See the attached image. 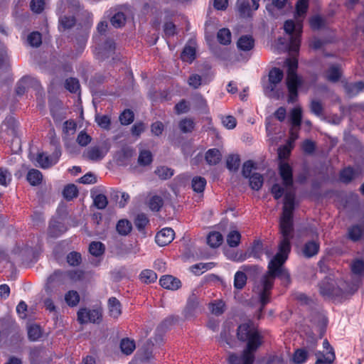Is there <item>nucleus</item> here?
Returning <instances> with one entry per match:
<instances>
[{"label":"nucleus","instance_id":"f257e3e1","mask_svg":"<svg viewBox=\"0 0 364 364\" xmlns=\"http://www.w3.org/2000/svg\"><path fill=\"white\" fill-rule=\"evenodd\" d=\"M279 172L284 187L279 183H274L271 188V193L276 200H279L284 196L282 216L280 220V232L282 235V239L279 245V252L268 264L267 272L254 287V291L258 296L262 305L259 314L262 313L264 306L269 301L271 290L275 278L278 277L287 283H289L290 280L289 274L284 268V264L291 251L290 240L292 238V218L295 193L292 188L293 174L291 167L287 163L281 162L279 166Z\"/></svg>","mask_w":364,"mask_h":364},{"label":"nucleus","instance_id":"f03ea898","mask_svg":"<svg viewBox=\"0 0 364 364\" xmlns=\"http://www.w3.org/2000/svg\"><path fill=\"white\" fill-rule=\"evenodd\" d=\"M237 337L240 341H247V348L241 355L230 354V364H253L254 352L262 345V336L251 323H242L237 328Z\"/></svg>","mask_w":364,"mask_h":364},{"label":"nucleus","instance_id":"7ed1b4c3","mask_svg":"<svg viewBox=\"0 0 364 364\" xmlns=\"http://www.w3.org/2000/svg\"><path fill=\"white\" fill-rule=\"evenodd\" d=\"M309 8V0H298L296 4L295 20H287L284 22V29L289 36L287 48L292 53H297L300 46V37L302 32L303 21Z\"/></svg>","mask_w":364,"mask_h":364},{"label":"nucleus","instance_id":"20e7f679","mask_svg":"<svg viewBox=\"0 0 364 364\" xmlns=\"http://www.w3.org/2000/svg\"><path fill=\"white\" fill-rule=\"evenodd\" d=\"M285 65L287 67L286 85L289 92L288 102L294 103L297 100L298 88L302 85L304 81L296 73L298 60L296 58H287Z\"/></svg>","mask_w":364,"mask_h":364},{"label":"nucleus","instance_id":"39448f33","mask_svg":"<svg viewBox=\"0 0 364 364\" xmlns=\"http://www.w3.org/2000/svg\"><path fill=\"white\" fill-rule=\"evenodd\" d=\"M284 77L283 71L277 68L270 70L268 75V82L263 87L266 95L269 97H275L279 95L277 88Z\"/></svg>","mask_w":364,"mask_h":364},{"label":"nucleus","instance_id":"423d86ee","mask_svg":"<svg viewBox=\"0 0 364 364\" xmlns=\"http://www.w3.org/2000/svg\"><path fill=\"white\" fill-rule=\"evenodd\" d=\"M320 294L325 298H338L343 295V289L335 286V282L331 278H326L319 284Z\"/></svg>","mask_w":364,"mask_h":364},{"label":"nucleus","instance_id":"0eeeda50","mask_svg":"<svg viewBox=\"0 0 364 364\" xmlns=\"http://www.w3.org/2000/svg\"><path fill=\"white\" fill-rule=\"evenodd\" d=\"M18 123L13 117H7L0 126V136L5 141H9V137L12 140L17 136Z\"/></svg>","mask_w":364,"mask_h":364},{"label":"nucleus","instance_id":"6e6552de","mask_svg":"<svg viewBox=\"0 0 364 364\" xmlns=\"http://www.w3.org/2000/svg\"><path fill=\"white\" fill-rule=\"evenodd\" d=\"M61 156V151L58 147H55L52 155L48 156L44 152L38 153L36 158L37 165L42 168H48L56 164Z\"/></svg>","mask_w":364,"mask_h":364},{"label":"nucleus","instance_id":"1a4fd4ad","mask_svg":"<svg viewBox=\"0 0 364 364\" xmlns=\"http://www.w3.org/2000/svg\"><path fill=\"white\" fill-rule=\"evenodd\" d=\"M102 318L101 313L97 309H80L77 312V321L80 323H97Z\"/></svg>","mask_w":364,"mask_h":364},{"label":"nucleus","instance_id":"9d476101","mask_svg":"<svg viewBox=\"0 0 364 364\" xmlns=\"http://www.w3.org/2000/svg\"><path fill=\"white\" fill-rule=\"evenodd\" d=\"M109 148L106 146H93L87 149L83 153V157L92 161H99L103 159Z\"/></svg>","mask_w":364,"mask_h":364},{"label":"nucleus","instance_id":"9b49d317","mask_svg":"<svg viewBox=\"0 0 364 364\" xmlns=\"http://www.w3.org/2000/svg\"><path fill=\"white\" fill-rule=\"evenodd\" d=\"M65 274L60 270H55L48 279L45 285V290L48 294L53 292V289L63 283Z\"/></svg>","mask_w":364,"mask_h":364},{"label":"nucleus","instance_id":"f8f14e48","mask_svg":"<svg viewBox=\"0 0 364 364\" xmlns=\"http://www.w3.org/2000/svg\"><path fill=\"white\" fill-rule=\"evenodd\" d=\"M174 235L173 229L165 228L156 234L155 240L159 246H166L173 241Z\"/></svg>","mask_w":364,"mask_h":364},{"label":"nucleus","instance_id":"ddd939ff","mask_svg":"<svg viewBox=\"0 0 364 364\" xmlns=\"http://www.w3.org/2000/svg\"><path fill=\"white\" fill-rule=\"evenodd\" d=\"M320 249V244L316 240L306 242L301 248V252L306 258H311L316 255Z\"/></svg>","mask_w":364,"mask_h":364},{"label":"nucleus","instance_id":"4468645a","mask_svg":"<svg viewBox=\"0 0 364 364\" xmlns=\"http://www.w3.org/2000/svg\"><path fill=\"white\" fill-rule=\"evenodd\" d=\"M159 283L162 287L172 290L177 289L181 286L180 280L171 275L163 276L160 279Z\"/></svg>","mask_w":364,"mask_h":364},{"label":"nucleus","instance_id":"2eb2a0df","mask_svg":"<svg viewBox=\"0 0 364 364\" xmlns=\"http://www.w3.org/2000/svg\"><path fill=\"white\" fill-rule=\"evenodd\" d=\"M316 360L315 364H332L336 358L334 350L326 352L324 354L321 351L315 353Z\"/></svg>","mask_w":364,"mask_h":364},{"label":"nucleus","instance_id":"dca6fc26","mask_svg":"<svg viewBox=\"0 0 364 364\" xmlns=\"http://www.w3.org/2000/svg\"><path fill=\"white\" fill-rule=\"evenodd\" d=\"M357 171L350 166L346 167L340 171L339 179L346 184L350 183L357 177Z\"/></svg>","mask_w":364,"mask_h":364},{"label":"nucleus","instance_id":"f3484780","mask_svg":"<svg viewBox=\"0 0 364 364\" xmlns=\"http://www.w3.org/2000/svg\"><path fill=\"white\" fill-rule=\"evenodd\" d=\"M108 309L109 316L117 318L122 314L121 304L115 297H111L108 300Z\"/></svg>","mask_w":364,"mask_h":364},{"label":"nucleus","instance_id":"a211bd4d","mask_svg":"<svg viewBox=\"0 0 364 364\" xmlns=\"http://www.w3.org/2000/svg\"><path fill=\"white\" fill-rule=\"evenodd\" d=\"M237 48L244 51H248L253 48L255 40L250 35L242 36L237 41Z\"/></svg>","mask_w":364,"mask_h":364},{"label":"nucleus","instance_id":"6ab92c4d","mask_svg":"<svg viewBox=\"0 0 364 364\" xmlns=\"http://www.w3.org/2000/svg\"><path fill=\"white\" fill-rule=\"evenodd\" d=\"M363 234L364 224L353 225L348 230V238L354 242L359 240Z\"/></svg>","mask_w":364,"mask_h":364},{"label":"nucleus","instance_id":"aec40b11","mask_svg":"<svg viewBox=\"0 0 364 364\" xmlns=\"http://www.w3.org/2000/svg\"><path fill=\"white\" fill-rule=\"evenodd\" d=\"M344 89L348 95L353 97L364 90V82L360 81L354 83H346Z\"/></svg>","mask_w":364,"mask_h":364},{"label":"nucleus","instance_id":"412c9836","mask_svg":"<svg viewBox=\"0 0 364 364\" xmlns=\"http://www.w3.org/2000/svg\"><path fill=\"white\" fill-rule=\"evenodd\" d=\"M205 160L209 165L218 164L221 159L222 154L217 149H210L205 153Z\"/></svg>","mask_w":364,"mask_h":364},{"label":"nucleus","instance_id":"4be33fe9","mask_svg":"<svg viewBox=\"0 0 364 364\" xmlns=\"http://www.w3.org/2000/svg\"><path fill=\"white\" fill-rule=\"evenodd\" d=\"M341 76V68L338 65H332L326 72V77L328 81L337 82Z\"/></svg>","mask_w":364,"mask_h":364},{"label":"nucleus","instance_id":"5701e85b","mask_svg":"<svg viewBox=\"0 0 364 364\" xmlns=\"http://www.w3.org/2000/svg\"><path fill=\"white\" fill-rule=\"evenodd\" d=\"M26 178L31 186H38L43 180V175L40 171L32 168L28 171Z\"/></svg>","mask_w":364,"mask_h":364},{"label":"nucleus","instance_id":"b1692460","mask_svg":"<svg viewBox=\"0 0 364 364\" xmlns=\"http://www.w3.org/2000/svg\"><path fill=\"white\" fill-rule=\"evenodd\" d=\"M249 178L250 186L252 189L259 191L264 183L263 176L258 173L252 174Z\"/></svg>","mask_w":364,"mask_h":364},{"label":"nucleus","instance_id":"393cba45","mask_svg":"<svg viewBox=\"0 0 364 364\" xmlns=\"http://www.w3.org/2000/svg\"><path fill=\"white\" fill-rule=\"evenodd\" d=\"M240 164V159L237 154L229 155L226 160V166L230 171H237Z\"/></svg>","mask_w":364,"mask_h":364},{"label":"nucleus","instance_id":"a878e982","mask_svg":"<svg viewBox=\"0 0 364 364\" xmlns=\"http://www.w3.org/2000/svg\"><path fill=\"white\" fill-rule=\"evenodd\" d=\"M223 242V236L219 232H212L207 237V242L211 247H219Z\"/></svg>","mask_w":364,"mask_h":364},{"label":"nucleus","instance_id":"bb28decb","mask_svg":"<svg viewBox=\"0 0 364 364\" xmlns=\"http://www.w3.org/2000/svg\"><path fill=\"white\" fill-rule=\"evenodd\" d=\"M302 110L301 107H294L290 115V122L293 127H300L301 123Z\"/></svg>","mask_w":364,"mask_h":364},{"label":"nucleus","instance_id":"cd10ccee","mask_svg":"<svg viewBox=\"0 0 364 364\" xmlns=\"http://www.w3.org/2000/svg\"><path fill=\"white\" fill-rule=\"evenodd\" d=\"M136 346L133 340L129 338H124L121 341L120 348L123 353L130 355L135 349Z\"/></svg>","mask_w":364,"mask_h":364},{"label":"nucleus","instance_id":"c85d7f7f","mask_svg":"<svg viewBox=\"0 0 364 364\" xmlns=\"http://www.w3.org/2000/svg\"><path fill=\"white\" fill-rule=\"evenodd\" d=\"M66 304L71 307L75 306L80 301V296L76 291L70 290L65 295Z\"/></svg>","mask_w":364,"mask_h":364},{"label":"nucleus","instance_id":"c756f323","mask_svg":"<svg viewBox=\"0 0 364 364\" xmlns=\"http://www.w3.org/2000/svg\"><path fill=\"white\" fill-rule=\"evenodd\" d=\"M196 57V50L193 47L190 46H186L183 52L181 53V58L182 60L192 63Z\"/></svg>","mask_w":364,"mask_h":364},{"label":"nucleus","instance_id":"7c9ffc66","mask_svg":"<svg viewBox=\"0 0 364 364\" xmlns=\"http://www.w3.org/2000/svg\"><path fill=\"white\" fill-rule=\"evenodd\" d=\"M178 127L183 133H189L193 130L195 123L191 118H184L179 122Z\"/></svg>","mask_w":364,"mask_h":364},{"label":"nucleus","instance_id":"2f4dec72","mask_svg":"<svg viewBox=\"0 0 364 364\" xmlns=\"http://www.w3.org/2000/svg\"><path fill=\"white\" fill-rule=\"evenodd\" d=\"M117 231L122 235H127L132 230V224L127 220H120L117 224Z\"/></svg>","mask_w":364,"mask_h":364},{"label":"nucleus","instance_id":"473e14b6","mask_svg":"<svg viewBox=\"0 0 364 364\" xmlns=\"http://www.w3.org/2000/svg\"><path fill=\"white\" fill-rule=\"evenodd\" d=\"M89 252L91 255L99 257L105 252V245L101 242H92L89 246Z\"/></svg>","mask_w":364,"mask_h":364},{"label":"nucleus","instance_id":"72a5a7b5","mask_svg":"<svg viewBox=\"0 0 364 364\" xmlns=\"http://www.w3.org/2000/svg\"><path fill=\"white\" fill-rule=\"evenodd\" d=\"M77 188L74 184H69L66 186L63 191L64 198L68 200H71L77 196Z\"/></svg>","mask_w":364,"mask_h":364},{"label":"nucleus","instance_id":"f704fd0d","mask_svg":"<svg viewBox=\"0 0 364 364\" xmlns=\"http://www.w3.org/2000/svg\"><path fill=\"white\" fill-rule=\"evenodd\" d=\"M140 279L142 282L150 284L156 280L157 275L153 270L145 269L141 272Z\"/></svg>","mask_w":364,"mask_h":364},{"label":"nucleus","instance_id":"c9c22d12","mask_svg":"<svg viewBox=\"0 0 364 364\" xmlns=\"http://www.w3.org/2000/svg\"><path fill=\"white\" fill-rule=\"evenodd\" d=\"M218 41L223 45H228L231 42V33L228 28H222L218 32Z\"/></svg>","mask_w":364,"mask_h":364},{"label":"nucleus","instance_id":"e433bc0d","mask_svg":"<svg viewBox=\"0 0 364 364\" xmlns=\"http://www.w3.org/2000/svg\"><path fill=\"white\" fill-rule=\"evenodd\" d=\"M206 185V180L200 176L195 177L192 180V188L195 192L201 193Z\"/></svg>","mask_w":364,"mask_h":364},{"label":"nucleus","instance_id":"4c0bfd02","mask_svg":"<svg viewBox=\"0 0 364 364\" xmlns=\"http://www.w3.org/2000/svg\"><path fill=\"white\" fill-rule=\"evenodd\" d=\"M247 283L246 274L240 271L235 273L234 277V287L237 289H242Z\"/></svg>","mask_w":364,"mask_h":364},{"label":"nucleus","instance_id":"58836bf2","mask_svg":"<svg viewBox=\"0 0 364 364\" xmlns=\"http://www.w3.org/2000/svg\"><path fill=\"white\" fill-rule=\"evenodd\" d=\"M308 358V353L304 348L297 349L293 355V361L296 364H303Z\"/></svg>","mask_w":364,"mask_h":364},{"label":"nucleus","instance_id":"ea45409f","mask_svg":"<svg viewBox=\"0 0 364 364\" xmlns=\"http://www.w3.org/2000/svg\"><path fill=\"white\" fill-rule=\"evenodd\" d=\"M214 266L213 262L198 263L191 267V271L197 275H200L205 271L210 269Z\"/></svg>","mask_w":364,"mask_h":364},{"label":"nucleus","instance_id":"a19ab883","mask_svg":"<svg viewBox=\"0 0 364 364\" xmlns=\"http://www.w3.org/2000/svg\"><path fill=\"white\" fill-rule=\"evenodd\" d=\"M153 158L151 151L142 150L140 151L138 157V163L141 166H147L152 162Z\"/></svg>","mask_w":364,"mask_h":364},{"label":"nucleus","instance_id":"79ce46f5","mask_svg":"<svg viewBox=\"0 0 364 364\" xmlns=\"http://www.w3.org/2000/svg\"><path fill=\"white\" fill-rule=\"evenodd\" d=\"M240 233L237 230H232L227 236V242L229 246L235 247L240 244Z\"/></svg>","mask_w":364,"mask_h":364},{"label":"nucleus","instance_id":"37998d69","mask_svg":"<svg viewBox=\"0 0 364 364\" xmlns=\"http://www.w3.org/2000/svg\"><path fill=\"white\" fill-rule=\"evenodd\" d=\"M75 23V18L73 16H62L59 18L60 29L64 30L70 28Z\"/></svg>","mask_w":364,"mask_h":364},{"label":"nucleus","instance_id":"c03bdc74","mask_svg":"<svg viewBox=\"0 0 364 364\" xmlns=\"http://www.w3.org/2000/svg\"><path fill=\"white\" fill-rule=\"evenodd\" d=\"M65 87L70 92L76 93L80 90V83L77 79L70 77L65 82Z\"/></svg>","mask_w":364,"mask_h":364},{"label":"nucleus","instance_id":"a18cd8bd","mask_svg":"<svg viewBox=\"0 0 364 364\" xmlns=\"http://www.w3.org/2000/svg\"><path fill=\"white\" fill-rule=\"evenodd\" d=\"M164 205V200L161 196H154L149 201V207L153 211H159Z\"/></svg>","mask_w":364,"mask_h":364},{"label":"nucleus","instance_id":"49530a36","mask_svg":"<svg viewBox=\"0 0 364 364\" xmlns=\"http://www.w3.org/2000/svg\"><path fill=\"white\" fill-rule=\"evenodd\" d=\"M28 43L32 47H38L42 43L41 34L38 31L31 33L27 38Z\"/></svg>","mask_w":364,"mask_h":364},{"label":"nucleus","instance_id":"de8ad7c7","mask_svg":"<svg viewBox=\"0 0 364 364\" xmlns=\"http://www.w3.org/2000/svg\"><path fill=\"white\" fill-rule=\"evenodd\" d=\"M28 338L32 341H37L41 336V328L37 325H32L28 328Z\"/></svg>","mask_w":364,"mask_h":364},{"label":"nucleus","instance_id":"09e8293b","mask_svg":"<svg viewBox=\"0 0 364 364\" xmlns=\"http://www.w3.org/2000/svg\"><path fill=\"white\" fill-rule=\"evenodd\" d=\"M155 173L161 179L166 180L173 175V171L166 166H161L156 168Z\"/></svg>","mask_w":364,"mask_h":364},{"label":"nucleus","instance_id":"8fccbe9b","mask_svg":"<svg viewBox=\"0 0 364 364\" xmlns=\"http://www.w3.org/2000/svg\"><path fill=\"white\" fill-rule=\"evenodd\" d=\"M311 28L314 30H318L325 26V19L320 16H314L309 20Z\"/></svg>","mask_w":364,"mask_h":364},{"label":"nucleus","instance_id":"3c124183","mask_svg":"<svg viewBox=\"0 0 364 364\" xmlns=\"http://www.w3.org/2000/svg\"><path fill=\"white\" fill-rule=\"evenodd\" d=\"M126 21L125 15L122 12H117L111 18V23L115 28H119L124 25Z\"/></svg>","mask_w":364,"mask_h":364},{"label":"nucleus","instance_id":"603ef678","mask_svg":"<svg viewBox=\"0 0 364 364\" xmlns=\"http://www.w3.org/2000/svg\"><path fill=\"white\" fill-rule=\"evenodd\" d=\"M115 48L114 43L112 40H107L105 42L102 47H100L98 53L102 55H107L108 53L112 52Z\"/></svg>","mask_w":364,"mask_h":364},{"label":"nucleus","instance_id":"864d4df0","mask_svg":"<svg viewBox=\"0 0 364 364\" xmlns=\"http://www.w3.org/2000/svg\"><path fill=\"white\" fill-rule=\"evenodd\" d=\"M11 181V174L7 168H0V185L6 186Z\"/></svg>","mask_w":364,"mask_h":364},{"label":"nucleus","instance_id":"5fc2aeb1","mask_svg":"<svg viewBox=\"0 0 364 364\" xmlns=\"http://www.w3.org/2000/svg\"><path fill=\"white\" fill-rule=\"evenodd\" d=\"M122 124L127 125L134 121V113L129 109L124 110L119 116Z\"/></svg>","mask_w":364,"mask_h":364},{"label":"nucleus","instance_id":"6e6d98bb","mask_svg":"<svg viewBox=\"0 0 364 364\" xmlns=\"http://www.w3.org/2000/svg\"><path fill=\"white\" fill-rule=\"evenodd\" d=\"M94 205L98 209H105L107 204L108 200L107 197L103 194H97L94 198Z\"/></svg>","mask_w":364,"mask_h":364},{"label":"nucleus","instance_id":"4d7b16f0","mask_svg":"<svg viewBox=\"0 0 364 364\" xmlns=\"http://www.w3.org/2000/svg\"><path fill=\"white\" fill-rule=\"evenodd\" d=\"M149 223L146 215L144 213L137 215L135 218L134 224L139 230H143Z\"/></svg>","mask_w":364,"mask_h":364},{"label":"nucleus","instance_id":"13d9d810","mask_svg":"<svg viewBox=\"0 0 364 364\" xmlns=\"http://www.w3.org/2000/svg\"><path fill=\"white\" fill-rule=\"evenodd\" d=\"M225 304L222 301H215L210 304V311L215 315H220L224 311Z\"/></svg>","mask_w":364,"mask_h":364},{"label":"nucleus","instance_id":"bf43d9fd","mask_svg":"<svg viewBox=\"0 0 364 364\" xmlns=\"http://www.w3.org/2000/svg\"><path fill=\"white\" fill-rule=\"evenodd\" d=\"M95 121L97 124L105 129H109L110 127V118L107 115H97Z\"/></svg>","mask_w":364,"mask_h":364},{"label":"nucleus","instance_id":"052dcab7","mask_svg":"<svg viewBox=\"0 0 364 364\" xmlns=\"http://www.w3.org/2000/svg\"><path fill=\"white\" fill-rule=\"evenodd\" d=\"M67 262L71 266H77L81 262V255L76 252H72L67 256Z\"/></svg>","mask_w":364,"mask_h":364},{"label":"nucleus","instance_id":"680f3d73","mask_svg":"<svg viewBox=\"0 0 364 364\" xmlns=\"http://www.w3.org/2000/svg\"><path fill=\"white\" fill-rule=\"evenodd\" d=\"M311 111L315 115L319 117L323 114V105L319 100H312L310 105Z\"/></svg>","mask_w":364,"mask_h":364},{"label":"nucleus","instance_id":"e2e57ef3","mask_svg":"<svg viewBox=\"0 0 364 364\" xmlns=\"http://www.w3.org/2000/svg\"><path fill=\"white\" fill-rule=\"evenodd\" d=\"M134 154V151L132 148L126 146L122 149L118 153L119 159L122 161H127L130 159Z\"/></svg>","mask_w":364,"mask_h":364},{"label":"nucleus","instance_id":"0e129e2a","mask_svg":"<svg viewBox=\"0 0 364 364\" xmlns=\"http://www.w3.org/2000/svg\"><path fill=\"white\" fill-rule=\"evenodd\" d=\"M91 136L84 131H81L77 137V142L81 146H85L90 143Z\"/></svg>","mask_w":364,"mask_h":364},{"label":"nucleus","instance_id":"69168bd1","mask_svg":"<svg viewBox=\"0 0 364 364\" xmlns=\"http://www.w3.org/2000/svg\"><path fill=\"white\" fill-rule=\"evenodd\" d=\"M195 102L196 108L206 112L208 110V105L205 99L200 95H197L195 97Z\"/></svg>","mask_w":364,"mask_h":364},{"label":"nucleus","instance_id":"338daca9","mask_svg":"<svg viewBox=\"0 0 364 364\" xmlns=\"http://www.w3.org/2000/svg\"><path fill=\"white\" fill-rule=\"evenodd\" d=\"M256 169L255 164L252 161H247L244 163L242 173L244 177L248 178L251 175L252 170Z\"/></svg>","mask_w":364,"mask_h":364},{"label":"nucleus","instance_id":"774afa93","mask_svg":"<svg viewBox=\"0 0 364 364\" xmlns=\"http://www.w3.org/2000/svg\"><path fill=\"white\" fill-rule=\"evenodd\" d=\"M44 5L43 0H31L30 4L31 9L36 14H40L43 11Z\"/></svg>","mask_w":364,"mask_h":364}]
</instances>
